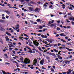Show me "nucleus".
<instances>
[{"label":"nucleus","instance_id":"obj_1","mask_svg":"<svg viewBox=\"0 0 74 74\" xmlns=\"http://www.w3.org/2000/svg\"><path fill=\"white\" fill-rule=\"evenodd\" d=\"M24 62L25 63V64H29L30 63V60L29 59H28L27 58H25L24 60Z\"/></svg>","mask_w":74,"mask_h":74},{"label":"nucleus","instance_id":"obj_2","mask_svg":"<svg viewBox=\"0 0 74 74\" xmlns=\"http://www.w3.org/2000/svg\"><path fill=\"white\" fill-rule=\"evenodd\" d=\"M44 59H42L40 61V63L42 65H43V64H44Z\"/></svg>","mask_w":74,"mask_h":74},{"label":"nucleus","instance_id":"obj_3","mask_svg":"<svg viewBox=\"0 0 74 74\" xmlns=\"http://www.w3.org/2000/svg\"><path fill=\"white\" fill-rule=\"evenodd\" d=\"M49 55H50V56H51V55H52V56H56V54L54 53H52L51 52H50L49 53Z\"/></svg>","mask_w":74,"mask_h":74},{"label":"nucleus","instance_id":"obj_4","mask_svg":"<svg viewBox=\"0 0 74 74\" xmlns=\"http://www.w3.org/2000/svg\"><path fill=\"white\" fill-rule=\"evenodd\" d=\"M4 11L5 12L7 13L8 14H10V11H9V10H4Z\"/></svg>","mask_w":74,"mask_h":74},{"label":"nucleus","instance_id":"obj_5","mask_svg":"<svg viewBox=\"0 0 74 74\" xmlns=\"http://www.w3.org/2000/svg\"><path fill=\"white\" fill-rule=\"evenodd\" d=\"M61 41H62V42H65V43H67V42H68V41L66 42V41L64 40H63V39H61L60 40Z\"/></svg>","mask_w":74,"mask_h":74},{"label":"nucleus","instance_id":"obj_6","mask_svg":"<svg viewBox=\"0 0 74 74\" xmlns=\"http://www.w3.org/2000/svg\"><path fill=\"white\" fill-rule=\"evenodd\" d=\"M42 21V20H41V19H38L36 20V22H40V23H41V21Z\"/></svg>","mask_w":74,"mask_h":74},{"label":"nucleus","instance_id":"obj_7","mask_svg":"<svg viewBox=\"0 0 74 74\" xmlns=\"http://www.w3.org/2000/svg\"><path fill=\"white\" fill-rule=\"evenodd\" d=\"M0 30H1L2 32H5V29L4 28H2V27H0Z\"/></svg>","mask_w":74,"mask_h":74},{"label":"nucleus","instance_id":"obj_8","mask_svg":"<svg viewBox=\"0 0 74 74\" xmlns=\"http://www.w3.org/2000/svg\"><path fill=\"white\" fill-rule=\"evenodd\" d=\"M65 64H70V62L69 60H65Z\"/></svg>","mask_w":74,"mask_h":74},{"label":"nucleus","instance_id":"obj_9","mask_svg":"<svg viewBox=\"0 0 74 74\" xmlns=\"http://www.w3.org/2000/svg\"><path fill=\"white\" fill-rule=\"evenodd\" d=\"M33 42L34 43V45H35L36 46V47H38V45H37V44H36V43H35V41H33Z\"/></svg>","mask_w":74,"mask_h":74},{"label":"nucleus","instance_id":"obj_10","mask_svg":"<svg viewBox=\"0 0 74 74\" xmlns=\"http://www.w3.org/2000/svg\"><path fill=\"white\" fill-rule=\"evenodd\" d=\"M61 6H62V8L63 9H64L65 8V5L63 4L61 5Z\"/></svg>","mask_w":74,"mask_h":74},{"label":"nucleus","instance_id":"obj_11","mask_svg":"<svg viewBox=\"0 0 74 74\" xmlns=\"http://www.w3.org/2000/svg\"><path fill=\"white\" fill-rule=\"evenodd\" d=\"M58 58L60 60H62V57H61L60 56H58Z\"/></svg>","mask_w":74,"mask_h":74},{"label":"nucleus","instance_id":"obj_12","mask_svg":"<svg viewBox=\"0 0 74 74\" xmlns=\"http://www.w3.org/2000/svg\"><path fill=\"white\" fill-rule=\"evenodd\" d=\"M45 41H48V42H49V41L51 40V39L47 38L45 39Z\"/></svg>","mask_w":74,"mask_h":74},{"label":"nucleus","instance_id":"obj_13","mask_svg":"<svg viewBox=\"0 0 74 74\" xmlns=\"http://www.w3.org/2000/svg\"><path fill=\"white\" fill-rule=\"evenodd\" d=\"M0 22H2V23H4L5 22V21L3 20H0Z\"/></svg>","mask_w":74,"mask_h":74},{"label":"nucleus","instance_id":"obj_14","mask_svg":"<svg viewBox=\"0 0 74 74\" xmlns=\"http://www.w3.org/2000/svg\"><path fill=\"white\" fill-rule=\"evenodd\" d=\"M28 53H33V51L29 50L27 52Z\"/></svg>","mask_w":74,"mask_h":74},{"label":"nucleus","instance_id":"obj_15","mask_svg":"<svg viewBox=\"0 0 74 74\" xmlns=\"http://www.w3.org/2000/svg\"><path fill=\"white\" fill-rule=\"evenodd\" d=\"M38 10H40L41 9L40 8L39 9L38 8H36L35 10V11H38Z\"/></svg>","mask_w":74,"mask_h":74},{"label":"nucleus","instance_id":"obj_16","mask_svg":"<svg viewBox=\"0 0 74 74\" xmlns=\"http://www.w3.org/2000/svg\"><path fill=\"white\" fill-rule=\"evenodd\" d=\"M53 50L54 51H55V52H56L57 53L58 52V50H56V49H54Z\"/></svg>","mask_w":74,"mask_h":74},{"label":"nucleus","instance_id":"obj_17","mask_svg":"<svg viewBox=\"0 0 74 74\" xmlns=\"http://www.w3.org/2000/svg\"><path fill=\"white\" fill-rule=\"evenodd\" d=\"M60 35L61 36V37H62V36H63V35H64V33L60 34Z\"/></svg>","mask_w":74,"mask_h":74},{"label":"nucleus","instance_id":"obj_18","mask_svg":"<svg viewBox=\"0 0 74 74\" xmlns=\"http://www.w3.org/2000/svg\"><path fill=\"white\" fill-rule=\"evenodd\" d=\"M55 41V40L51 39V40H50L49 41V42L50 43H52V42L53 41Z\"/></svg>","mask_w":74,"mask_h":74},{"label":"nucleus","instance_id":"obj_19","mask_svg":"<svg viewBox=\"0 0 74 74\" xmlns=\"http://www.w3.org/2000/svg\"><path fill=\"white\" fill-rule=\"evenodd\" d=\"M67 15L69 16H71V12L68 13L67 14Z\"/></svg>","mask_w":74,"mask_h":74},{"label":"nucleus","instance_id":"obj_20","mask_svg":"<svg viewBox=\"0 0 74 74\" xmlns=\"http://www.w3.org/2000/svg\"><path fill=\"white\" fill-rule=\"evenodd\" d=\"M51 26H52V27H53V26H55V27H56V25H53V24H52L51 25Z\"/></svg>","mask_w":74,"mask_h":74},{"label":"nucleus","instance_id":"obj_21","mask_svg":"<svg viewBox=\"0 0 74 74\" xmlns=\"http://www.w3.org/2000/svg\"><path fill=\"white\" fill-rule=\"evenodd\" d=\"M24 36H25V37H28L29 38V36H27V35H26V34H25V33H24Z\"/></svg>","mask_w":74,"mask_h":74},{"label":"nucleus","instance_id":"obj_22","mask_svg":"<svg viewBox=\"0 0 74 74\" xmlns=\"http://www.w3.org/2000/svg\"><path fill=\"white\" fill-rule=\"evenodd\" d=\"M26 55V54H22V53H21L19 54V55L20 56H22V55Z\"/></svg>","mask_w":74,"mask_h":74},{"label":"nucleus","instance_id":"obj_23","mask_svg":"<svg viewBox=\"0 0 74 74\" xmlns=\"http://www.w3.org/2000/svg\"><path fill=\"white\" fill-rule=\"evenodd\" d=\"M46 58L47 60H49V59H50V57H49L48 56H47L46 57Z\"/></svg>","mask_w":74,"mask_h":74},{"label":"nucleus","instance_id":"obj_24","mask_svg":"<svg viewBox=\"0 0 74 74\" xmlns=\"http://www.w3.org/2000/svg\"><path fill=\"white\" fill-rule=\"evenodd\" d=\"M29 10H30V11H32V10H33V8H31V7H29Z\"/></svg>","mask_w":74,"mask_h":74},{"label":"nucleus","instance_id":"obj_25","mask_svg":"<svg viewBox=\"0 0 74 74\" xmlns=\"http://www.w3.org/2000/svg\"><path fill=\"white\" fill-rule=\"evenodd\" d=\"M52 7H53L52 5H51L49 6V8H52Z\"/></svg>","mask_w":74,"mask_h":74},{"label":"nucleus","instance_id":"obj_26","mask_svg":"<svg viewBox=\"0 0 74 74\" xmlns=\"http://www.w3.org/2000/svg\"><path fill=\"white\" fill-rule=\"evenodd\" d=\"M4 56L6 57V58H8V56H7V54H5Z\"/></svg>","mask_w":74,"mask_h":74},{"label":"nucleus","instance_id":"obj_27","mask_svg":"<svg viewBox=\"0 0 74 74\" xmlns=\"http://www.w3.org/2000/svg\"><path fill=\"white\" fill-rule=\"evenodd\" d=\"M66 44H67L68 45H72V44L71 43H66Z\"/></svg>","mask_w":74,"mask_h":74},{"label":"nucleus","instance_id":"obj_28","mask_svg":"<svg viewBox=\"0 0 74 74\" xmlns=\"http://www.w3.org/2000/svg\"><path fill=\"white\" fill-rule=\"evenodd\" d=\"M68 72L69 73H71V69H69L68 70Z\"/></svg>","mask_w":74,"mask_h":74},{"label":"nucleus","instance_id":"obj_29","mask_svg":"<svg viewBox=\"0 0 74 74\" xmlns=\"http://www.w3.org/2000/svg\"><path fill=\"white\" fill-rule=\"evenodd\" d=\"M69 10H73V9L72 8V7H71L69 8Z\"/></svg>","mask_w":74,"mask_h":74},{"label":"nucleus","instance_id":"obj_30","mask_svg":"<svg viewBox=\"0 0 74 74\" xmlns=\"http://www.w3.org/2000/svg\"><path fill=\"white\" fill-rule=\"evenodd\" d=\"M47 30V29H44L42 30V32H45L46 30Z\"/></svg>","mask_w":74,"mask_h":74},{"label":"nucleus","instance_id":"obj_31","mask_svg":"<svg viewBox=\"0 0 74 74\" xmlns=\"http://www.w3.org/2000/svg\"><path fill=\"white\" fill-rule=\"evenodd\" d=\"M41 47L39 46V47H38V48L39 50V51H41Z\"/></svg>","mask_w":74,"mask_h":74},{"label":"nucleus","instance_id":"obj_32","mask_svg":"<svg viewBox=\"0 0 74 74\" xmlns=\"http://www.w3.org/2000/svg\"><path fill=\"white\" fill-rule=\"evenodd\" d=\"M1 71H2L3 73V74H5V71H4L3 70H1Z\"/></svg>","mask_w":74,"mask_h":74},{"label":"nucleus","instance_id":"obj_33","mask_svg":"<svg viewBox=\"0 0 74 74\" xmlns=\"http://www.w3.org/2000/svg\"><path fill=\"white\" fill-rule=\"evenodd\" d=\"M57 30H60V28L59 27H57Z\"/></svg>","mask_w":74,"mask_h":74},{"label":"nucleus","instance_id":"obj_34","mask_svg":"<svg viewBox=\"0 0 74 74\" xmlns=\"http://www.w3.org/2000/svg\"><path fill=\"white\" fill-rule=\"evenodd\" d=\"M42 69H44L45 70H46V68H44V66H42Z\"/></svg>","mask_w":74,"mask_h":74},{"label":"nucleus","instance_id":"obj_35","mask_svg":"<svg viewBox=\"0 0 74 74\" xmlns=\"http://www.w3.org/2000/svg\"><path fill=\"white\" fill-rule=\"evenodd\" d=\"M12 52L13 53H14V55H16V53H15V51L13 50L12 51Z\"/></svg>","mask_w":74,"mask_h":74},{"label":"nucleus","instance_id":"obj_36","mask_svg":"<svg viewBox=\"0 0 74 74\" xmlns=\"http://www.w3.org/2000/svg\"><path fill=\"white\" fill-rule=\"evenodd\" d=\"M69 51H73V49H69V50H68Z\"/></svg>","mask_w":74,"mask_h":74},{"label":"nucleus","instance_id":"obj_37","mask_svg":"<svg viewBox=\"0 0 74 74\" xmlns=\"http://www.w3.org/2000/svg\"><path fill=\"white\" fill-rule=\"evenodd\" d=\"M34 62H37V60L36 58H35L34 60Z\"/></svg>","mask_w":74,"mask_h":74},{"label":"nucleus","instance_id":"obj_38","mask_svg":"<svg viewBox=\"0 0 74 74\" xmlns=\"http://www.w3.org/2000/svg\"><path fill=\"white\" fill-rule=\"evenodd\" d=\"M68 19H69V20H72V19H73V18L72 17H69L68 18Z\"/></svg>","mask_w":74,"mask_h":74},{"label":"nucleus","instance_id":"obj_39","mask_svg":"<svg viewBox=\"0 0 74 74\" xmlns=\"http://www.w3.org/2000/svg\"><path fill=\"white\" fill-rule=\"evenodd\" d=\"M30 22H31V23H32V24H34V22H33V21H30Z\"/></svg>","mask_w":74,"mask_h":74},{"label":"nucleus","instance_id":"obj_40","mask_svg":"<svg viewBox=\"0 0 74 74\" xmlns=\"http://www.w3.org/2000/svg\"><path fill=\"white\" fill-rule=\"evenodd\" d=\"M41 37H42V38H44V36L43 34L41 35Z\"/></svg>","mask_w":74,"mask_h":74},{"label":"nucleus","instance_id":"obj_41","mask_svg":"<svg viewBox=\"0 0 74 74\" xmlns=\"http://www.w3.org/2000/svg\"><path fill=\"white\" fill-rule=\"evenodd\" d=\"M5 64H9V65H10V63H8V62H5Z\"/></svg>","mask_w":74,"mask_h":74},{"label":"nucleus","instance_id":"obj_42","mask_svg":"<svg viewBox=\"0 0 74 74\" xmlns=\"http://www.w3.org/2000/svg\"><path fill=\"white\" fill-rule=\"evenodd\" d=\"M43 43H45V44H48V42L47 41H45V42H43Z\"/></svg>","mask_w":74,"mask_h":74},{"label":"nucleus","instance_id":"obj_43","mask_svg":"<svg viewBox=\"0 0 74 74\" xmlns=\"http://www.w3.org/2000/svg\"><path fill=\"white\" fill-rule=\"evenodd\" d=\"M12 8H15V9H18V8L15 7H12Z\"/></svg>","mask_w":74,"mask_h":74},{"label":"nucleus","instance_id":"obj_44","mask_svg":"<svg viewBox=\"0 0 74 74\" xmlns=\"http://www.w3.org/2000/svg\"><path fill=\"white\" fill-rule=\"evenodd\" d=\"M55 70L53 69L52 68H51V71H52L53 72V71H54Z\"/></svg>","mask_w":74,"mask_h":74},{"label":"nucleus","instance_id":"obj_45","mask_svg":"<svg viewBox=\"0 0 74 74\" xmlns=\"http://www.w3.org/2000/svg\"><path fill=\"white\" fill-rule=\"evenodd\" d=\"M67 27V28H68L69 29H70L71 28V27L70 26H68Z\"/></svg>","mask_w":74,"mask_h":74},{"label":"nucleus","instance_id":"obj_46","mask_svg":"<svg viewBox=\"0 0 74 74\" xmlns=\"http://www.w3.org/2000/svg\"><path fill=\"white\" fill-rule=\"evenodd\" d=\"M14 50L15 51H18V50H19V49L17 48H15L14 49Z\"/></svg>","mask_w":74,"mask_h":74},{"label":"nucleus","instance_id":"obj_47","mask_svg":"<svg viewBox=\"0 0 74 74\" xmlns=\"http://www.w3.org/2000/svg\"><path fill=\"white\" fill-rule=\"evenodd\" d=\"M9 40H10L9 38H7L6 39V41H9Z\"/></svg>","mask_w":74,"mask_h":74},{"label":"nucleus","instance_id":"obj_48","mask_svg":"<svg viewBox=\"0 0 74 74\" xmlns=\"http://www.w3.org/2000/svg\"><path fill=\"white\" fill-rule=\"evenodd\" d=\"M24 39H25V40H29V38H28L27 37L25 38H24Z\"/></svg>","mask_w":74,"mask_h":74},{"label":"nucleus","instance_id":"obj_49","mask_svg":"<svg viewBox=\"0 0 74 74\" xmlns=\"http://www.w3.org/2000/svg\"><path fill=\"white\" fill-rule=\"evenodd\" d=\"M28 42H29V44H30V42H31V40H30V39H29L28 40Z\"/></svg>","mask_w":74,"mask_h":74},{"label":"nucleus","instance_id":"obj_50","mask_svg":"<svg viewBox=\"0 0 74 74\" xmlns=\"http://www.w3.org/2000/svg\"><path fill=\"white\" fill-rule=\"evenodd\" d=\"M20 60H21V61H23V58H20Z\"/></svg>","mask_w":74,"mask_h":74},{"label":"nucleus","instance_id":"obj_51","mask_svg":"<svg viewBox=\"0 0 74 74\" xmlns=\"http://www.w3.org/2000/svg\"><path fill=\"white\" fill-rule=\"evenodd\" d=\"M13 49V48H9V51H11V50Z\"/></svg>","mask_w":74,"mask_h":74},{"label":"nucleus","instance_id":"obj_52","mask_svg":"<svg viewBox=\"0 0 74 74\" xmlns=\"http://www.w3.org/2000/svg\"><path fill=\"white\" fill-rule=\"evenodd\" d=\"M44 38H47V35H45Z\"/></svg>","mask_w":74,"mask_h":74},{"label":"nucleus","instance_id":"obj_53","mask_svg":"<svg viewBox=\"0 0 74 74\" xmlns=\"http://www.w3.org/2000/svg\"><path fill=\"white\" fill-rule=\"evenodd\" d=\"M43 6H44V7H47V5L45 4H44L43 5Z\"/></svg>","mask_w":74,"mask_h":74},{"label":"nucleus","instance_id":"obj_54","mask_svg":"<svg viewBox=\"0 0 74 74\" xmlns=\"http://www.w3.org/2000/svg\"><path fill=\"white\" fill-rule=\"evenodd\" d=\"M38 53H39L40 54V55H42V54L39 51L38 52Z\"/></svg>","mask_w":74,"mask_h":74},{"label":"nucleus","instance_id":"obj_55","mask_svg":"<svg viewBox=\"0 0 74 74\" xmlns=\"http://www.w3.org/2000/svg\"><path fill=\"white\" fill-rule=\"evenodd\" d=\"M8 36H11V34L8 33Z\"/></svg>","mask_w":74,"mask_h":74},{"label":"nucleus","instance_id":"obj_56","mask_svg":"<svg viewBox=\"0 0 74 74\" xmlns=\"http://www.w3.org/2000/svg\"><path fill=\"white\" fill-rule=\"evenodd\" d=\"M14 40H15V41H17V40H18L17 39H16L15 38H14Z\"/></svg>","mask_w":74,"mask_h":74},{"label":"nucleus","instance_id":"obj_57","mask_svg":"<svg viewBox=\"0 0 74 74\" xmlns=\"http://www.w3.org/2000/svg\"><path fill=\"white\" fill-rule=\"evenodd\" d=\"M53 22H54V20H53L51 21V23H53Z\"/></svg>","mask_w":74,"mask_h":74},{"label":"nucleus","instance_id":"obj_58","mask_svg":"<svg viewBox=\"0 0 74 74\" xmlns=\"http://www.w3.org/2000/svg\"><path fill=\"white\" fill-rule=\"evenodd\" d=\"M66 63V60H65L62 62V64H64V63Z\"/></svg>","mask_w":74,"mask_h":74},{"label":"nucleus","instance_id":"obj_59","mask_svg":"<svg viewBox=\"0 0 74 74\" xmlns=\"http://www.w3.org/2000/svg\"><path fill=\"white\" fill-rule=\"evenodd\" d=\"M39 27L40 29H41L42 28V26H40Z\"/></svg>","mask_w":74,"mask_h":74},{"label":"nucleus","instance_id":"obj_60","mask_svg":"<svg viewBox=\"0 0 74 74\" xmlns=\"http://www.w3.org/2000/svg\"><path fill=\"white\" fill-rule=\"evenodd\" d=\"M2 19H5V17H2Z\"/></svg>","mask_w":74,"mask_h":74},{"label":"nucleus","instance_id":"obj_61","mask_svg":"<svg viewBox=\"0 0 74 74\" xmlns=\"http://www.w3.org/2000/svg\"><path fill=\"white\" fill-rule=\"evenodd\" d=\"M54 47H57V46H58V45H57L56 44L54 45Z\"/></svg>","mask_w":74,"mask_h":74},{"label":"nucleus","instance_id":"obj_62","mask_svg":"<svg viewBox=\"0 0 74 74\" xmlns=\"http://www.w3.org/2000/svg\"><path fill=\"white\" fill-rule=\"evenodd\" d=\"M62 73L63 74H66V72H62Z\"/></svg>","mask_w":74,"mask_h":74},{"label":"nucleus","instance_id":"obj_63","mask_svg":"<svg viewBox=\"0 0 74 74\" xmlns=\"http://www.w3.org/2000/svg\"><path fill=\"white\" fill-rule=\"evenodd\" d=\"M66 73V74H70V73H69V71H67Z\"/></svg>","mask_w":74,"mask_h":74},{"label":"nucleus","instance_id":"obj_64","mask_svg":"<svg viewBox=\"0 0 74 74\" xmlns=\"http://www.w3.org/2000/svg\"><path fill=\"white\" fill-rule=\"evenodd\" d=\"M71 23H72V24L74 26V22H71Z\"/></svg>","mask_w":74,"mask_h":74}]
</instances>
